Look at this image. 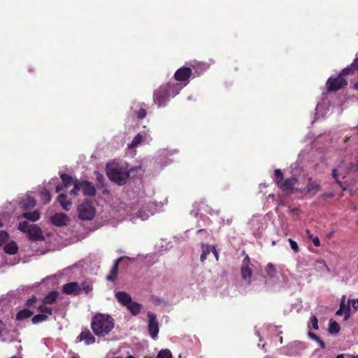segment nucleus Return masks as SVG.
Wrapping results in <instances>:
<instances>
[{
  "mask_svg": "<svg viewBox=\"0 0 358 358\" xmlns=\"http://www.w3.org/2000/svg\"><path fill=\"white\" fill-rule=\"evenodd\" d=\"M181 87L179 84L175 83H167L162 85L153 93V101L159 107L165 106L171 98L176 96Z\"/></svg>",
  "mask_w": 358,
  "mask_h": 358,
  "instance_id": "1",
  "label": "nucleus"
},
{
  "mask_svg": "<svg viewBox=\"0 0 358 358\" xmlns=\"http://www.w3.org/2000/svg\"><path fill=\"white\" fill-rule=\"evenodd\" d=\"M114 327V320L108 315L99 313L95 315L91 322V328L98 337L108 335Z\"/></svg>",
  "mask_w": 358,
  "mask_h": 358,
  "instance_id": "2",
  "label": "nucleus"
},
{
  "mask_svg": "<svg viewBox=\"0 0 358 358\" xmlns=\"http://www.w3.org/2000/svg\"><path fill=\"white\" fill-rule=\"evenodd\" d=\"M106 174L110 180L118 185L126 184L129 178L128 171H126L122 168L113 165L106 166Z\"/></svg>",
  "mask_w": 358,
  "mask_h": 358,
  "instance_id": "3",
  "label": "nucleus"
},
{
  "mask_svg": "<svg viewBox=\"0 0 358 358\" xmlns=\"http://www.w3.org/2000/svg\"><path fill=\"white\" fill-rule=\"evenodd\" d=\"M275 180L278 186L285 192H292L293 189H299L296 187L297 179L294 177L283 180V174L280 169H275L274 171Z\"/></svg>",
  "mask_w": 358,
  "mask_h": 358,
  "instance_id": "4",
  "label": "nucleus"
},
{
  "mask_svg": "<svg viewBox=\"0 0 358 358\" xmlns=\"http://www.w3.org/2000/svg\"><path fill=\"white\" fill-rule=\"evenodd\" d=\"M79 190H82L85 195L90 196H94L96 194L94 186L87 180L76 181L74 183L73 189L71 191V194L77 195Z\"/></svg>",
  "mask_w": 358,
  "mask_h": 358,
  "instance_id": "5",
  "label": "nucleus"
},
{
  "mask_svg": "<svg viewBox=\"0 0 358 358\" xmlns=\"http://www.w3.org/2000/svg\"><path fill=\"white\" fill-rule=\"evenodd\" d=\"M78 217L82 220H91L95 215V208L90 201L85 200L78 207Z\"/></svg>",
  "mask_w": 358,
  "mask_h": 358,
  "instance_id": "6",
  "label": "nucleus"
},
{
  "mask_svg": "<svg viewBox=\"0 0 358 358\" xmlns=\"http://www.w3.org/2000/svg\"><path fill=\"white\" fill-rule=\"evenodd\" d=\"M18 229L27 233L30 240L34 241L44 240L43 232L38 225H18Z\"/></svg>",
  "mask_w": 358,
  "mask_h": 358,
  "instance_id": "7",
  "label": "nucleus"
},
{
  "mask_svg": "<svg viewBox=\"0 0 358 358\" xmlns=\"http://www.w3.org/2000/svg\"><path fill=\"white\" fill-rule=\"evenodd\" d=\"M347 85V80L341 75L336 78L330 77L326 83L328 92H336L344 88Z\"/></svg>",
  "mask_w": 358,
  "mask_h": 358,
  "instance_id": "8",
  "label": "nucleus"
},
{
  "mask_svg": "<svg viewBox=\"0 0 358 358\" xmlns=\"http://www.w3.org/2000/svg\"><path fill=\"white\" fill-rule=\"evenodd\" d=\"M250 265V259L249 256L247 255L242 262L241 273L243 280L245 281L248 285L251 283V278L252 276V271Z\"/></svg>",
  "mask_w": 358,
  "mask_h": 358,
  "instance_id": "9",
  "label": "nucleus"
},
{
  "mask_svg": "<svg viewBox=\"0 0 358 358\" xmlns=\"http://www.w3.org/2000/svg\"><path fill=\"white\" fill-rule=\"evenodd\" d=\"M147 316L148 318V331L150 336L152 338H155L159 333V323L157 320V316L152 312H148Z\"/></svg>",
  "mask_w": 358,
  "mask_h": 358,
  "instance_id": "10",
  "label": "nucleus"
},
{
  "mask_svg": "<svg viewBox=\"0 0 358 358\" xmlns=\"http://www.w3.org/2000/svg\"><path fill=\"white\" fill-rule=\"evenodd\" d=\"M41 217V213L38 210L32 212H24L17 216L18 224H27V221L36 222Z\"/></svg>",
  "mask_w": 358,
  "mask_h": 358,
  "instance_id": "11",
  "label": "nucleus"
},
{
  "mask_svg": "<svg viewBox=\"0 0 358 358\" xmlns=\"http://www.w3.org/2000/svg\"><path fill=\"white\" fill-rule=\"evenodd\" d=\"M345 295H343L341 299L340 307L339 309L336 312V315L338 316H341L344 315L345 320H347L350 317V304L351 300L349 299L348 302H345Z\"/></svg>",
  "mask_w": 358,
  "mask_h": 358,
  "instance_id": "12",
  "label": "nucleus"
},
{
  "mask_svg": "<svg viewBox=\"0 0 358 358\" xmlns=\"http://www.w3.org/2000/svg\"><path fill=\"white\" fill-rule=\"evenodd\" d=\"M202 253L200 257L201 262H204L207 259L208 256L212 255L216 261L218 260V253L215 246L208 244L202 243L201 245Z\"/></svg>",
  "mask_w": 358,
  "mask_h": 358,
  "instance_id": "13",
  "label": "nucleus"
},
{
  "mask_svg": "<svg viewBox=\"0 0 358 358\" xmlns=\"http://www.w3.org/2000/svg\"><path fill=\"white\" fill-rule=\"evenodd\" d=\"M192 73V71L190 68L182 66L176 71L174 78L178 81L185 82L191 77Z\"/></svg>",
  "mask_w": 358,
  "mask_h": 358,
  "instance_id": "14",
  "label": "nucleus"
},
{
  "mask_svg": "<svg viewBox=\"0 0 358 358\" xmlns=\"http://www.w3.org/2000/svg\"><path fill=\"white\" fill-rule=\"evenodd\" d=\"M36 199L28 194L25 196V197L22 198L19 202L20 208L24 211H27L32 209L36 206Z\"/></svg>",
  "mask_w": 358,
  "mask_h": 358,
  "instance_id": "15",
  "label": "nucleus"
},
{
  "mask_svg": "<svg viewBox=\"0 0 358 358\" xmlns=\"http://www.w3.org/2000/svg\"><path fill=\"white\" fill-rule=\"evenodd\" d=\"M81 288L76 282H71L64 284L62 287V292L66 294L78 295Z\"/></svg>",
  "mask_w": 358,
  "mask_h": 358,
  "instance_id": "16",
  "label": "nucleus"
},
{
  "mask_svg": "<svg viewBox=\"0 0 358 358\" xmlns=\"http://www.w3.org/2000/svg\"><path fill=\"white\" fill-rule=\"evenodd\" d=\"M116 300L123 306H127L131 302L132 298L129 294L124 291H118L115 294Z\"/></svg>",
  "mask_w": 358,
  "mask_h": 358,
  "instance_id": "17",
  "label": "nucleus"
},
{
  "mask_svg": "<svg viewBox=\"0 0 358 358\" xmlns=\"http://www.w3.org/2000/svg\"><path fill=\"white\" fill-rule=\"evenodd\" d=\"M320 190V185L316 181L313 180L312 178L309 177L304 191L311 195H315Z\"/></svg>",
  "mask_w": 358,
  "mask_h": 358,
  "instance_id": "18",
  "label": "nucleus"
},
{
  "mask_svg": "<svg viewBox=\"0 0 358 358\" xmlns=\"http://www.w3.org/2000/svg\"><path fill=\"white\" fill-rule=\"evenodd\" d=\"M79 341H84L86 345H91L95 343V337L92 334L89 329L83 331L78 336Z\"/></svg>",
  "mask_w": 358,
  "mask_h": 358,
  "instance_id": "19",
  "label": "nucleus"
},
{
  "mask_svg": "<svg viewBox=\"0 0 358 358\" xmlns=\"http://www.w3.org/2000/svg\"><path fill=\"white\" fill-rule=\"evenodd\" d=\"M19 250L18 245L14 241L6 243L3 247V251L8 255H15Z\"/></svg>",
  "mask_w": 358,
  "mask_h": 358,
  "instance_id": "20",
  "label": "nucleus"
},
{
  "mask_svg": "<svg viewBox=\"0 0 358 358\" xmlns=\"http://www.w3.org/2000/svg\"><path fill=\"white\" fill-rule=\"evenodd\" d=\"M345 172L343 175V178H345L347 174L358 173V157L356 159V162H350L345 164Z\"/></svg>",
  "mask_w": 358,
  "mask_h": 358,
  "instance_id": "21",
  "label": "nucleus"
},
{
  "mask_svg": "<svg viewBox=\"0 0 358 358\" xmlns=\"http://www.w3.org/2000/svg\"><path fill=\"white\" fill-rule=\"evenodd\" d=\"M122 258L123 257H120L115 262V263L111 268L110 274L106 278L108 280L113 282L117 279L119 262L122 259Z\"/></svg>",
  "mask_w": 358,
  "mask_h": 358,
  "instance_id": "22",
  "label": "nucleus"
},
{
  "mask_svg": "<svg viewBox=\"0 0 358 358\" xmlns=\"http://www.w3.org/2000/svg\"><path fill=\"white\" fill-rule=\"evenodd\" d=\"M69 222V217L67 215L63 213H56L52 217V224H66Z\"/></svg>",
  "mask_w": 358,
  "mask_h": 358,
  "instance_id": "23",
  "label": "nucleus"
},
{
  "mask_svg": "<svg viewBox=\"0 0 358 358\" xmlns=\"http://www.w3.org/2000/svg\"><path fill=\"white\" fill-rule=\"evenodd\" d=\"M126 308L132 315L136 316L140 313L142 305L136 301H131V302L129 303Z\"/></svg>",
  "mask_w": 358,
  "mask_h": 358,
  "instance_id": "24",
  "label": "nucleus"
},
{
  "mask_svg": "<svg viewBox=\"0 0 358 358\" xmlns=\"http://www.w3.org/2000/svg\"><path fill=\"white\" fill-rule=\"evenodd\" d=\"M59 296V292L57 291H52L49 292L43 299V303L44 304H53L56 302L57 297Z\"/></svg>",
  "mask_w": 358,
  "mask_h": 358,
  "instance_id": "25",
  "label": "nucleus"
},
{
  "mask_svg": "<svg viewBox=\"0 0 358 358\" xmlns=\"http://www.w3.org/2000/svg\"><path fill=\"white\" fill-rule=\"evenodd\" d=\"M57 201L61 204L62 208L66 210H69L72 205V203L67 200V196L64 194H60L57 196Z\"/></svg>",
  "mask_w": 358,
  "mask_h": 358,
  "instance_id": "26",
  "label": "nucleus"
},
{
  "mask_svg": "<svg viewBox=\"0 0 358 358\" xmlns=\"http://www.w3.org/2000/svg\"><path fill=\"white\" fill-rule=\"evenodd\" d=\"M33 314H34V312H32L28 309L21 310L16 315V320L20 321V320H23L29 318L31 316L33 315Z\"/></svg>",
  "mask_w": 358,
  "mask_h": 358,
  "instance_id": "27",
  "label": "nucleus"
},
{
  "mask_svg": "<svg viewBox=\"0 0 358 358\" xmlns=\"http://www.w3.org/2000/svg\"><path fill=\"white\" fill-rule=\"evenodd\" d=\"M341 328L338 322L333 319L329 320L328 331L331 334H336L339 332Z\"/></svg>",
  "mask_w": 358,
  "mask_h": 358,
  "instance_id": "28",
  "label": "nucleus"
},
{
  "mask_svg": "<svg viewBox=\"0 0 358 358\" xmlns=\"http://www.w3.org/2000/svg\"><path fill=\"white\" fill-rule=\"evenodd\" d=\"M60 177L62 180L63 186L66 188L69 187L73 182L72 177L66 173H62Z\"/></svg>",
  "mask_w": 358,
  "mask_h": 358,
  "instance_id": "29",
  "label": "nucleus"
},
{
  "mask_svg": "<svg viewBox=\"0 0 358 358\" xmlns=\"http://www.w3.org/2000/svg\"><path fill=\"white\" fill-rule=\"evenodd\" d=\"M308 336L310 339L316 341L320 345V346L322 349H324L326 348V345H325L324 342L323 341H322L320 338V337L317 335H316L315 333L308 331Z\"/></svg>",
  "mask_w": 358,
  "mask_h": 358,
  "instance_id": "30",
  "label": "nucleus"
},
{
  "mask_svg": "<svg viewBox=\"0 0 358 358\" xmlns=\"http://www.w3.org/2000/svg\"><path fill=\"white\" fill-rule=\"evenodd\" d=\"M266 272L270 278H274L276 276L277 271L273 264L268 263L266 267Z\"/></svg>",
  "mask_w": 358,
  "mask_h": 358,
  "instance_id": "31",
  "label": "nucleus"
},
{
  "mask_svg": "<svg viewBox=\"0 0 358 358\" xmlns=\"http://www.w3.org/2000/svg\"><path fill=\"white\" fill-rule=\"evenodd\" d=\"M143 139V135L141 133H138L132 140L129 147L131 148H136L140 144Z\"/></svg>",
  "mask_w": 358,
  "mask_h": 358,
  "instance_id": "32",
  "label": "nucleus"
},
{
  "mask_svg": "<svg viewBox=\"0 0 358 358\" xmlns=\"http://www.w3.org/2000/svg\"><path fill=\"white\" fill-rule=\"evenodd\" d=\"M52 196L50 192L44 189L41 192V199L43 201L44 204L48 203L51 201Z\"/></svg>",
  "mask_w": 358,
  "mask_h": 358,
  "instance_id": "33",
  "label": "nucleus"
},
{
  "mask_svg": "<svg viewBox=\"0 0 358 358\" xmlns=\"http://www.w3.org/2000/svg\"><path fill=\"white\" fill-rule=\"evenodd\" d=\"M48 320V315L45 314H38L34 315L32 319L33 324H38Z\"/></svg>",
  "mask_w": 358,
  "mask_h": 358,
  "instance_id": "34",
  "label": "nucleus"
},
{
  "mask_svg": "<svg viewBox=\"0 0 358 358\" xmlns=\"http://www.w3.org/2000/svg\"><path fill=\"white\" fill-rule=\"evenodd\" d=\"M134 113L138 120H143L146 117L147 110L144 107L142 106V105H141V107L138 110H134Z\"/></svg>",
  "mask_w": 358,
  "mask_h": 358,
  "instance_id": "35",
  "label": "nucleus"
},
{
  "mask_svg": "<svg viewBox=\"0 0 358 358\" xmlns=\"http://www.w3.org/2000/svg\"><path fill=\"white\" fill-rule=\"evenodd\" d=\"M157 358H172V353L169 349H162L158 352Z\"/></svg>",
  "mask_w": 358,
  "mask_h": 358,
  "instance_id": "36",
  "label": "nucleus"
},
{
  "mask_svg": "<svg viewBox=\"0 0 358 358\" xmlns=\"http://www.w3.org/2000/svg\"><path fill=\"white\" fill-rule=\"evenodd\" d=\"M46 305L47 304H44L43 303L42 305L38 306V310L40 313H45V315L47 314V315H51L52 314V308H50V307L47 306Z\"/></svg>",
  "mask_w": 358,
  "mask_h": 358,
  "instance_id": "37",
  "label": "nucleus"
},
{
  "mask_svg": "<svg viewBox=\"0 0 358 358\" xmlns=\"http://www.w3.org/2000/svg\"><path fill=\"white\" fill-rule=\"evenodd\" d=\"M296 343H292L287 348V354L289 356H296L299 354L296 349Z\"/></svg>",
  "mask_w": 358,
  "mask_h": 358,
  "instance_id": "38",
  "label": "nucleus"
},
{
  "mask_svg": "<svg viewBox=\"0 0 358 358\" xmlns=\"http://www.w3.org/2000/svg\"><path fill=\"white\" fill-rule=\"evenodd\" d=\"M9 238V235L8 232L6 231H0V246L3 245L4 243H6Z\"/></svg>",
  "mask_w": 358,
  "mask_h": 358,
  "instance_id": "39",
  "label": "nucleus"
},
{
  "mask_svg": "<svg viewBox=\"0 0 358 358\" xmlns=\"http://www.w3.org/2000/svg\"><path fill=\"white\" fill-rule=\"evenodd\" d=\"M310 324H311L314 330H317L319 329L318 320L315 315H311L310 318Z\"/></svg>",
  "mask_w": 358,
  "mask_h": 358,
  "instance_id": "40",
  "label": "nucleus"
},
{
  "mask_svg": "<svg viewBox=\"0 0 358 358\" xmlns=\"http://www.w3.org/2000/svg\"><path fill=\"white\" fill-rule=\"evenodd\" d=\"M288 241L289 243L290 248H292V250L295 253L299 252V245H298L297 243L295 241L292 240V238H289Z\"/></svg>",
  "mask_w": 358,
  "mask_h": 358,
  "instance_id": "41",
  "label": "nucleus"
},
{
  "mask_svg": "<svg viewBox=\"0 0 358 358\" xmlns=\"http://www.w3.org/2000/svg\"><path fill=\"white\" fill-rule=\"evenodd\" d=\"M338 175L339 174L338 173V169H333L332 171H331V176H332L333 178L335 179L336 183H338L340 187H342V182L338 179Z\"/></svg>",
  "mask_w": 358,
  "mask_h": 358,
  "instance_id": "42",
  "label": "nucleus"
},
{
  "mask_svg": "<svg viewBox=\"0 0 358 358\" xmlns=\"http://www.w3.org/2000/svg\"><path fill=\"white\" fill-rule=\"evenodd\" d=\"M354 69L353 67L350 65V66H348L343 69L341 76H348V75H352L354 73Z\"/></svg>",
  "mask_w": 358,
  "mask_h": 358,
  "instance_id": "43",
  "label": "nucleus"
},
{
  "mask_svg": "<svg viewBox=\"0 0 358 358\" xmlns=\"http://www.w3.org/2000/svg\"><path fill=\"white\" fill-rule=\"evenodd\" d=\"M95 174H96V180H97V186L98 187H99V185H102V183L104 181V177L103 176L102 174H101L98 171H96L95 172Z\"/></svg>",
  "mask_w": 358,
  "mask_h": 358,
  "instance_id": "44",
  "label": "nucleus"
},
{
  "mask_svg": "<svg viewBox=\"0 0 358 358\" xmlns=\"http://www.w3.org/2000/svg\"><path fill=\"white\" fill-rule=\"evenodd\" d=\"M37 301V298L35 296H32L25 303L27 307H31Z\"/></svg>",
  "mask_w": 358,
  "mask_h": 358,
  "instance_id": "45",
  "label": "nucleus"
},
{
  "mask_svg": "<svg viewBox=\"0 0 358 358\" xmlns=\"http://www.w3.org/2000/svg\"><path fill=\"white\" fill-rule=\"evenodd\" d=\"M309 238L312 240L313 244L316 247L320 246V241L317 236H313V235H309Z\"/></svg>",
  "mask_w": 358,
  "mask_h": 358,
  "instance_id": "46",
  "label": "nucleus"
},
{
  "mask_svg": "<svg viewBox=\"0 0 358 358\" xmlns=\"http://www.w3.org/2000/svg\"><path fill=\"white\" fill-rule=\"evenodd\" d=\"M82 289L85 291L86 294L89 293L92 290V286L90 284H83Z\"/></svg>",
  "mask_w": 358,
  "mask_h": 358,
  "instance_id": "47",
  "label": "nucleus"
},
{
  "mask_svg": "<svg viewBox=\"0 0 358 358\" xmlns=\"http://www.w3.org/2000/svg\"><path fill=\"white\" fill-rule=\"evenodd\" d=\"M351 66L353 67V69L358 71V57L355 58L352 63L351 64Z\"/></svg>",
  "mask_w": 358,
  "mask_h": 358,
  "instance_id": "48",
  "label": "nucleus"
},
{
  "mask_svg": "<svg viewBox=\"0 0 358 358\" xmlns=\"http://www.w3.org/2000/svg\"><path fill=\"white\" fill-rule=\"evenodd\" d=\"M351 305L352 306V307L355 310H357L358 309V299L357 300L352 299Z\"/></svg>",
  "mask_w": 358,
  "mask_h": 358,
  "instance_id": "49",
  "label": "nucleus"
},
{
  "mask_svg": "<svg viewBox=\"0 0 358 358\" xmlns=\"http://www.w3.org/2000/svg\"><path fill=\"white\" fill-rule=\"evenodd\" d=\"M317 262L318 264H320L324 265V266L327 268V271H330V269L328 268V266H327V264H326V262H325L324 259H319V260H317Z\"/></svg>",
  "mask_w": 358,
  "mask_h": 358,
  "instance_id": "50",
  "label": "nucleus"
},
{
  "mask_svg": "<svg viewBox=\"0 0 358 358\" xmlns=\"http://www.w3.org/2000/svg\"><path fill=\"white\" fill-rule=\"evenodd\" d=\"M62 189H63L62 186H61V185H58V186H57V187H56V192H60Z\"/></svg>",
  "mask_w": 358,
  "mask_h": 358,
  "instance_id": "51",
  "label": "nucleus"
},
{
  "mask_svg": "<svg viewBox=\"0 0 358 358\" xmlns=\"http://www.w3.org/2000/svg\"><path fill=\"white\" fill-rule=\"evenodd\" d=\"M335 358H344V355L343 354H339Z\"/></svg>",
  "mask_w": 358,
  "mask_h": 358,
  "instance_id": "52",
  "label": "nucleus"
},
{
  "mask_svg": "<svg viewBox=\"0 0 358 358\" xmlns=\"http://www.w3.org/2000/svg\"><path fill=\"white\" fill-rule=\"evenodd\" d=\"M354 88L357 90H358V83H356L355 85H354Z\"/></svg>",
  "mask_w": 358,
  "mask_h": 358,
  "instance_id": "53",
  "label": "nucleus"
},
{
  "mask_svg": "<svg viewBox=\"0 0 358 358\" xmlns=\"http://www.w3.org/2000/svg\"><path fill=\"white\" fill-rule=\"evenodd\" d=\"M345 164L344 162H342L341 164L338 166L339 168H342V166Z\"/></svg>",
  "mask_w": 358,
  "mask_h": 358,
  "instance_id": "54",
  "label": "nucleus"
},
{
  "mask_svg": "<svg viewBox=\"0 0 358 358\" xmlns=\"http://www.w3.org/2000/svg\"><path fill=\"white\" fill-rule=\"evenodd\" d=\"M126 358H135V357L132 355H129Z\"/></svg>",
  "mask_w": 358,
  "mask_h": 358,
  "instance_id": "55",
  "label": "nucleus"
},
{
  "mask_svg": "<svg viewBox=\"0 0 358 358\" xmlns=\"http://www.w3.org/2000/svg\"><path fill=\"white\" fill-rule=\"evenodd\" d=\"M303 264L302 262L299 263V264H298V266H299H299H301V264Z\"/></svg>",
  "mask_w": 358,
  "mask_h": 358,
  "instance_id": "56",
  "label": "nucleus"
},
{
  "mask_svg": "<svg viewBox=\"0 0 358 358\" xmlns=\"http://www.w3.org/2000/svg\"><path fill=\"white\" fill-rule=\"evenodd\" d=\"M1 334H2V331H1V330H0V336L1 335Z\"/></svg>",
  "mask_w": 358,
  "mask_h": 358,
  "instance_id": "57",
  "label": "nucleus"
},
{
  "mask_svg": "<svg viewBox=\"0 0 358 358\" xmlns=\"http://www.w3.org/2000/svg\"><path fill=\"white\" fill-rule=\"evenodd\" d=\"M113 358H121V357H113Z\"/></svg>",
  "mask_w": 358,
  "mask_h": 358,
  "instance_id": "58",
  "label": "nucleus"
},
{
  "mask_svg": "<svg viewBox=\"0 0 358 358\" xmlns=\"http://www.w3.org/2000/svg\"><path fill=\"white\" fill-rule=\"evenodd\" d=\"M71 358H77V357H76L75 356H73V357H72Z\"/></svg>",
  "mask_w": 358,
  "mask_h": 358,
  "instance_id": "59",
  "label": "nucleus"
},
{
  "mask_svg": "<svg viewBox=\"0 0 358 358\" xmlns=\"http://www.w3.org/2000/svg\"><path fill=\"white\" fill-rule=\"evenodd\" d=\"M1 323H2V322L0 320V324H1Z\"/></svg>",
  "mask_w": 358,
  "mask_h": 358,
  "instance_id": "60",
  "label": "nucleus"
},
{
  "mask_svg": "<svg viewBox=\"0 0 358 358\" xmlns=\"http://www.w3.org/2000/svg\"><path fill=\"white\" fill-rule=\"evenodd\" d=\"M357 129H358V125H357Z\"/></svg>",
  "mask_w": 358,
  "mask_h": 358,
  "instance_id": "61",
  "label": "nucleus"
},
{
  "mask_svg": "<svg viewBox=\"0 0 358 358\" xmlns=\"http://www.w3.org/2000/svg\"><path fill=\"white\" fill-rule=\"evenodd\" d=\"M2 225H0V227H1Z\"/></svg>",
  "mask_w": 358,
  "mask_h": 358,
  "instance_id": "62",
  "label": "nucleus"
}]
</instances>
